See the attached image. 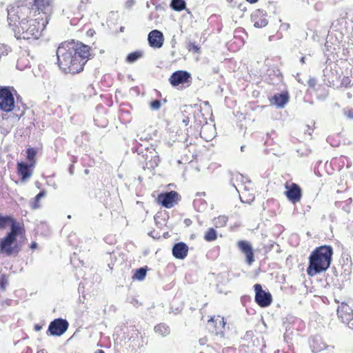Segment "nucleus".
Returning a JSON list of instances; mask_svg holds the SVG:
<instances>
[{"label":"nucleus","mask_w":353,"mask_h":353,"mask_svg":"<svg viewBox=\"0 0 353 353\" xmlns=\"http://www.w3.org/2000/svg\"><path fill=\"white\" fill-rule=\"evenodd\" d=\"M8 25L26 20L29 15L36 17L44 14V0H21L10 5L7 8Z\"/></svg>","instance_id":"nucleus-2"},{"label":"nucleus","mask_w":353,"mask_h":353,"mask_svg":"<svg viewBox=\"0 0 353 353\" xmlns=\"http://www.w3.org/2000/svg\"><path fill=\"white\" fill-rule=\"evenodd\" d=\"M216 232L213 228H210L204 235V239L209 242L216 240Z\"/></svg>","instance_id":"nucleus-29"},{"label":"nucleus","mask_w":353,"mask_h":353,"mask_svg":"<svg viewBox=\"0 0 353 353\" xmlns=\"http://www.w3.org/2000/svg\"><path fill=\"white\" fill-rule=\"evenodd\" d=\"M163 35L161 32L157 30L151 31L148 34V41L152 48H159L163 43Z\"/></svg>","instance_id":"nucleus-16"},{"label":"nucleus","mask_w":353,"mask_h":353,"mask_svg":"<svg viewBox=\"0 0 353 353\" xmlns=\"http://www.w3.org/2000/svg\"><path fill=\"white\" fill-rule=\"evenodd\" d=\"M90 3V0H81L78 8L79 10H83L85 9L86 5Z\"/></svg>","instance_id":"nucleus-36"},{"label":"nucleus","mask_w":353,"mask_h":353,"mask_svg":"<svg viewBox=\"0 0 353 353\" xmlns=\"http://www.w3.org/2000/svg\"><path fill=\"white\" fill-rule=\"evenodd\" d=\"M228 219L224 216H221L214 219V225L216 227H222L226 224Z\"/></svg>","instance_id":"nucleus-32"},{"label":"nucleus","mask_w":353,"mask_h":353,"mask_svg":"<svg viewBox=\"0 0 353 353\" xmlns=\"http://www.w3.org/2000/svg\"><path fill=\"white\" fill-rule=\"evenodd\" d=\"M14 223L19 224L16 221L10 216H2L0 214V229L5 228L7 225L10 224V226Z\"/></svg>","instance_id":"nucleus-26"},{"label":"nucleus","mask_w":353,"mask_h":353,"mask_svg":"<svg viewBox=\"0 0 353 353\" xmlns=\"http://www.w3.org/2000/svg\"><path fill=\"white\" fill-rule=\"evenodd\" d=\"M21 101L20 97H17V105H14V108L12 110L14 111L13 114L15 116V118L17 119H19L25 113L26 110V105L21 103L22 108H20V106L18 105L19 101Z\"/></svg>","instance_id":"nucleus-23"},{"label":"nucleus","mask_w":353,"mask_h":353,"mask_svg":"<svg viewBox=\"0 0 353 353\" xmlns=\"http://www.w3.org/2000/svg\"><path fill=\"white\" fill-rule=\"evenodd\" d=\"M8 283V279L6 274H1L0 276V289L5 290Z\"/></svg>","instance_id":"nucleus-33"},{"label":"nucleus","mask_w":353,"mask_h":353,"mask_svg":"<svg viewBox=\"0 0 353 353\" xmlns=\"http://www.w3.org/2000/svg\"><path fill=\"white\" fill-rule=\"evenodd\" d=\"M344 114L349 119H353V109L346 108L343 110Z\"/></svg>","instance_id":"nucleus-37"},{"label":"nucleus","mask_w":353,"mask_h":353,"mask_svg":"<svg viewBox=\"0 0 353 353\" xmlns=\"http://www.w3.org/2000/svg\"><path fill=\"white\" fill-rule=\"evenodd\" d=\"M252 20L254 22V26L256 28L265 27L268 21L266 17V13L263 10H256L252 14Z\"/></svg>","instance_id":"nucleus-17"},{"label":"nucleus","mask_w":353,"mask_h":353,"mask_svg":"<svg viewBox=\"0 0 353 353\" xmlns=\"http://www.w3.org/2000/svg\"><path fill=\"white\" fill-rule=\"evenodd\" d=\"M37 353H44V350H39L37 351Z\"/></svg>","instance_id":"nucleus-48"},{"label":"nucleus","mask_w":353,"mask_h":353,"mask_svg":"<svg viewBox=\"0 0 353 353\" xmlns=\"http://www.w3.org/2000/svg\"><path fill=\"white\" fill-rule=\"evenodd\" d=\"M311 347L314 352H320L323 350L327 345L320 336H315L311 343Z\"/></svg>","instance_id":"nucleus-21"},{"label":"nucleus","mask_w":353,"mask_h":353,"mask_svg":"<svg viewBox=\"0 0 353 353\" xmlns=\"http://www.w3.org/2000/svg\"><path fill=\"white\" fill-rule=\"evenodd\" d=\"M12 91L14 88L0 86V110L10 112L14 108V98Z\"/></svg>","instance_id":"nucleus-6"},{"label":"nucleus","mask_w":353,"mask_h":353,"mask_svg":"<svg viewBox=\"0 0 353 353\" xmlns=\"http://www.w3.org/2000/svg\"><path fill=\"white\" fill-rule=\"evenodd\" d=\"M134 4V1L133 0H128L125 2V7L127 8H131Z\"/></svg>","instance_id":"nucleus-40"},{"label":"nucleus","mask_w":353,"mask_h":353,"mask_svg":"<svg viewBox=\"0 0 353 353\" xmlns=\"http://www.w3.org/2000/svg\"><path fill=\"white\" fill-rule=\"evenodd\" d=\"M201 134L206 140L210 139L214 135V128L211 125H204L201 128Z\"/></svg>","instance_id":"nucleus-22"},{"label":"nucleus","mask_w":353,"mask_h":353,"mask_svg":"<svg viewBox=\"0 0 353 353\" xmlns=\"http://www.w3.org/2000/svg\"><path fill=\"white\" fill-rule=\"evenodd\" d=\"M38 70V72L37 70H33L34 76H41V77H43L44 73L40 70V65H39Z\"/></svg>","instance_id":"nucleus-39"},{"label":"nucleus","mask_w":353,"mask_h":353,"mask_svg":"<svg viewBox=\"0 0 353 353\" xmlns=\"http://www.w3.org/2000/svg\"><path fill=\"white\" fill-rule=\"evenodd\" d=\"M254 288L255 291V301L257 304L262 307L269 306L272 301L271 294L263 290L260 284H255Z\"/></svg>","instance_id":"nucleus-7"},{"label":"nucleus","mask_w":353,"mask_h":353,"mask_svg":"<svg viewBox=\"0 0 353 353\" xmlns=\"http://www.w3.org/2000/svg\"><path fill=\"white\" fill-rule=\"evenodd\" d=\"M237 245L240 250L245 254L248 264L251 265L254 261V254L251 244L245 241H239Z\"/></svg>","instance_id":"nucleus-13"},{"label":"nucleus","mask_w":353,"mask_h":353,"mask_svg":"<svg viewBox=\"0 0 353 353\" xmlns=\"http://www.w3.org/2000/svg\"><path fill=\"white\" fill-rule=\"evenodd\" d=\"M57 57L59 68L63 72L79 73L90 57V47L74 41H65L58 47Z\"/></svg>","instance_id":"nucleus-1"},{"label":"nucleus","mask_w":353,"mask_h":353,"mask_svg":"<svg viewBox=\"0 0 353 353\" xmlns=\"http://www.w3.org/2000/svg\"><path fill=\"white\" fill-rule=\"evenodd\" d=\"M150 107L153 110H158L161 108V103L159 100H154L150 103Z\"/></svg>","instance_id":"nucleus-35"},{"label":"nucleus","mask_w":353,"mask_h":353,"mask_svg":"<svg viewBox=\"0 0 353 353\" xmlns=\"http://www.w3.org/2000/svg\"><path fill=\"white\" fill-rule=\"evenodd\" d=\"M95 353H105L103 350H98Z\"/></svg>","instance_id":"nucleus-46"},{"label":"nucleus","mask_w":353,"mask_h":353,"mask_svg":"<svg viewBox=\"0 0 353 353\" xmlns=\"http://www.w3.org/2000/svg\"><path fill=\"white\" fill-rule=\"evenodd\" d=\"M188 247L183 243H178L173 246L172 254L179 259H183L188 255Z\"/></svg>","instance_id":"nucleus-19"},{"label":"nucleus","mask_w":353,"mask_h":353,"mask_svg":"<svg viewBox=\"0 0 353 353\" xmlns=\"http://www.w3.org/2000/svg\"><path fill=\"white\" fill-rule=\"evenodd\" d=\"M154 331L161 336H165L170 332V327L164 323H160L155 326Z\"/></svg>","instance_id":"nucleus-24"},{"label":"nucleus","mask_w":353,"mask_h":353,"mask_svg":"<svg viewBox=\"0 0 353 353\" xmlns=\"http://www.w3.org/2000/svg\"><path fill=\"white\" fill-rule=\"evenodd\" d=\"M142 54L140 52H134L130 53L127 57V61L130 63L136 61L139 58L141 57Z\"/></svg>","instance_id":"nucleus-31"},{"label":"nucleus","mask_w":353,"mask_h":353,"mask_svg":"<svg viewBox=\"0 0 353 353\" xmlns=\"http://www.w3.org/2000/svg\"><path fill=\"white\" fill-rule=\"evenodd\" d=\"M45 1H46V6L51 5L53 1V0H45Z\"/></svg>","instance_id":"nucleus-44"},{"label":"nucleus","mask_w":353,"mask_h":353,"mask_svg":"<svg viewBox=\"0 0 353 353\" xmlns=\"http://www.w3.org/2000/svg\"><path fill=\"white\" fill-rule=\"evenodd\" d=\"M37 246V243L36 242H32L30 245V248L32 249L36 248Z\"/></svg>","instance_id":"nucleus-43"},{"label":"nucleus","mask_w":353,"mask_h":353,"mask_svg":"<svg viewBox=\"0 0 353 353\" xmlns=\"http://www.w3.org/2000/svg\"><path fill=\"white\" fill-rule=\"evenodd\" d=\"M35 165L32 163H25L23 161H19L17 163V174L21 177V181H26L32 174V169Z\"/></svg>","instance_id":"nucleus-12"},{"label":"nucleus","mask_w":353,"mask_h":353,"mask_svg":"<svg viewBox=\"0 0 353 353\" xmlns=\"http://www.w3.org/2000/svg\"><path fill=\"white\" fill-rule=\"evenodd\" d=\"M247 1L251 3H256L258 0H247Z\"/></svg>","instance_id":"nucleus-45"},{"label":"nucleus","mask_w":353,"mask_h":353,"mask_svg":"<svg viewBox=\"0 0 353 353\" xmlns=\"http://www.w3.org/2000/svg\"><path fill=\"white\" fill-rule=\"evenodd\" d=\"M254 197L252 194H250L248 196V198L246 199V200H243L242 197L241 196V201L242 202H245V203H250L253 200H254Z\"/></svg>","instance_id":"nucleus-38"},{"label":"nucleus","mask_w":353,"mask_h":353,"mask_svg":"<svg viewBox=\"0 0 353 353\" xmlns=\"http://www.w3.org/2000/svg\"><path fill=\"white\" fill-rule=\"evenodd\" d=\"M309 83H310V85L311 86H313V85H314V80H313V81H310V82H309Z\"/></svg>","instance_id":"nucleus-47"},{"label":"nucleus","mask_w":353,"mask_h":353,"mask_svg":"<svg viewBox=\"0 0 353 353\" xmlns=\"http://www.w3.org/2000/svg\"><path fill=\"white\" fill-rule=\"evenodd\" d=\"M145 276H146V270L141 268L138 269L136 271L135 274H134L133 278L136 279L139 281H142L144 279Z\"/></svg>","instance_id":"nucleus-30"},{"label":"nucleus","mask_w":353,"mask_h":353,"mask_svg":"<svg viewBox=\"0 0 353 353\" xmlns=\"http://www.w3.org/2000/svg\"><path fill=\"white\" fill-rule=\"evenodd\" d=\"M43 14L41 13L40 15H37L34 19L30 21L28 32H26V33H24V32H23V39H38L41 36L42 32L44 30Z\"/></svg>","instance_id":"nucleus-5"},{"label":"nucleus","mask_w":353,"mask_h":353,"mask_svg":"<svg viewBox=\"0 0 353 353\" xmlns=\"http://www.w3.org/2000/svg\"><path fill=\"white\" fill-rule=\"evenodd\" d=\"M43 327V325H40V324H35L34 325V329L35 331H40Z\"/></svg>","instance_id":"nucleus-41"},{"label":"nucleus","mask_w":353,"mask_h":353,"mask_svg":"<svg viewBox=\"0 0 353 353\" xmlns=\"http://www.w3.org/2000/svg\"><path fill=\"white\" fill-rule=\"evenodd\" d=\"M288 99L289 97L287 93L277 94L271 99V103L279 108H281L288 103Z\"/></svg>","instance_id":"nucleus-20"},{"label":"nucleus","mask_w":353,"mask_h":353,"mask_svg":"<svg viewBox=\"0 0 353 353\" xmlns=\"http://www.w3.org/2000/svg\"><path fill=\"white\" fill-rule=\"evenodd\" d=\"M190 78V75L188 72L180 70L171 75L170 82L173 86H177L188 82Z\"/></svg>","instance_id":"nucleus-15"},{"label":"nucleus","mask_w":353,"mask_h":353,"mask_svg":"<svg viewBox=\"0 0 353 353\" xmlns=\"http://www.w3.org/2000/svg\"><path fill=\"white\" fill-rule=\"evenodd\" d=\"M285 188L286 189L285 194L289 201L296 203L301 200L302 196L301 189L297 184L286 183Z\"/></svg>","instance_id":"nucleus-11"},{"label":"nucleus","mask_w":353,"mask_h":353,"mask_svg":"<svg viewBox=\"0 0 353 353\" xmlns=\"http://www.w3.org/2000/svg\"><path fill=\"white\" fill-rule=\"evenodd\" d=\"M27 160L29 163H32L34 165L36 164L35 157L37 154V150L33 148H29L27 149Z\"/></svg>","instance_id":"nucleus-27"},{"label":"nucleus","mask_w":353,"mask_h":353,"mask_svg":"<svg viewBox=\"0 0 353 353\" xmlns=\"http://www.w3.org/2000/svg\"><path fill=\"white\" fill-rule=\"evenodd\" d=\"M171 7L174 10L181 11L185 7V3L183 0H172Z\"/></svg>","instance_id":"nucleus-28"},{"label":"nucleus","mask_w":353,"mask_h":353,"mask_svg":"<svg viewBox=\"0 0 353 353\" xmlns=\"http://www.w3.org/2000/svg\"><path fill=\"white\" fill-rule=\"evenodd\" d=\"M351 97H352V96H351V94L348 93V94H347V97H348V98H351Z\"/></svg>","instance_id":"nucleus-50"},{"label":"nucleus","mask_w":353,"mask_h":353,"mask_svg":"<svg viewBox=\"0 0 353 353\" xmlns=\"http://www.w3.org/2000/svg\"><path fill=\"white\" fill-rule=\"evenodd\" d=\"M332 254V248L330 246L323 245L317 248L309 257L307 274L313 276L325 271L330 265Z\"/></svg>","instance_id":"nucleus-3"},{"label":"nucleus","mask_w":353,"mask_h":353,"mask_svg":"<svg viewBox=\"0 0 353 353\" xmlns=\"http://www.w3.org/2000/svg\"><path fill=\"white\" fill-rule=\"evenodd\" d=\"M225 325V323L223 318L221 317L220 316L212 317L208 321L209 328L211 329V326H212L213 328L212 332H214L217 334L222 332Z\"/></svg>","instance_id":"nucleus-18"},{"label":"nucleus","mask_w":353,"mask_h":353,"mask_svg":"<svg viewBox=\"0 0 353 353\" xmlns=\"http://www.w3.org/2000/svg\"><path fill=\"white\" fill-rule=\"evenodd\" d=\"M69 326L68 322L63 319H57L52 321L48 327L51 335L60 336L63 334Z\"/></svg>","instance_id":"nucleus-8"},{"label":"nucleus","mask_w":353,"mask_h":353,"mask_svg":"<svg viewBox=\"0 0 353 353\" xmlns=\"http://www.w3.org/2000/svg\"><path fill=\"white\" fill-rule=\"evenodd\" d=\"M44 196V190H41L38 194L30 202V206L32 210H37L41 207L40 199Z\"/></svg>","instance_id":"nucleus-25"},{"label":"nucleus","mask_w":353,"mask_h":353,"mask_svg":"<svg viewBox=\"0 0 353 353\" xmlns=\"http://www.w3.org/2000/svg\"><path fill=\"white\" fill-rule=\"evenodd\" d=\"M301 62L303 63H305V57H302L301 59Z\"/></svg>","instance_id":"nucleus-49"},{"label":"nucleus","mask_w":353,"mask_h":353,"mask_svg":"<svg viewBox=\"0 0 353 353\" xmlns=\"http://www.w3.org/2000/svg\"><path fill=\"white\" fill-rule=\"evenodd\" d=\"M30 21L26 20L20 21L17 23H12V25H8L10 28H11L12 30L14 33V37L17 39H23L22 36L23 35V32H28V23Z\"/></svg>","instance_id":"nucleus-14"},{"label":"nucleus","mask_w":353,"mask_h":353,"mask_svg":"<svg viewBox=\"0 0 353 353\" xmlns=\"http://www.w3.org/2000/svg\"><path fill=\"white\" fill-rule=\"evenodd\" d=\"M188 49L190 51H193L195 53L199 52V47L196 45L194 43L189 42L188 45Z\"/></svg>","instance_id":"nucleus-34"},{"label":"nucleus","mask_w":353,"mask_h":353,"mask_svg":"<svg viewBox=\"0 0 353 353\" xmlns=\"http://www.w3.org/2000/svg\"><path fill=\"white\" fill-rule=\"evenodd\" d=\"M179 200V195L175 191L162 193L157 198L158 202L167 208L173 207Z\"/></svg>","instance_id":"nucleus-10"},{"label":"nucleus","mask_w":353,"mask_h":353,"mask_svg":"<svg viewBox=\"0 0 353 353\" xmlns=\"http://www.w3.org/2000/svg\"><path fill=\"white\" fill-rule=\"evenodd\" d=\"M23 232V228L19 224L13 223L10 232L0 241V253L6 256H17L21 250V245L17 243V237Z\"/></svg>","instance_id":"nucleus-4"},{"label":"nucleus","mask_w":353,"mask_h":353,"mask_svg":"<svg viewBox=\"0 0 353 353\" xmlns=\"http://www.w3.org/2000/svg\"><path fill=\"white\" fill-rule=\"evenodd\" d=\"M339 318L349 327L353 326V312L352 308L345 303H341L337 310Z\"/></svg>","instance_id":"nucleus-9"},{"label":"nucleus","mask_w":353,"mask_h":353,"mask_svg":"<svg viewBox=\"0 0 353 353\" xmlns=\"http://www.w3.org/2000/svg\"><path fill=\"white\" fill-rule=\"evenodd\" d=\"M12 303V300L11 299H6L2 302V304H6V305H10Z\"/></svg>","instance_id":"nucleus-42"}]
</instances>
